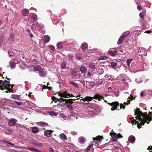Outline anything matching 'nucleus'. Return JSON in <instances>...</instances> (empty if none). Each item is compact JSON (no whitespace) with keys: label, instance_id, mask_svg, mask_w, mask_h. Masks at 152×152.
I'll return each mask as SVG.
<instances>
[{"label":"nucleus","instance_id":"obj_14","mask_svg":"<svg viewBox=\"0 0 152 152\" xmlns=\"http://www.w3.org/2000/svg\"><path fill=\"white\" fill-rule=\"evenodd\" d=\"M102 138L100 136H97L96 138H93V140L95 143L97 144L101 141Z\"/></svg>","mask_w":152,"mask_h":152},{"label":"nucleus","instance_id":"obj_45","mask_svg":"<svg viewBox=\"0 0 152 152\" xmlns=\"http://www.w3.org/2000/svg\"><path fill=\"white\" fill-rule=\"evenodd\" d=\"M119 92L118 91L113 92V96H115L116 97H118L119 96Z\"/></svg>","mask_w":152,"mask_h":152},{"label":"nucleus","instance_id":"obj_6","mask_svg":"<svg viewBox=\"0 0 152 152\" xmlns=\"http://www.w3.org/2000/svg\"><path fill=\"white\" fill-rule=\"evenodd\" d=\"M130 34V32L129 31H126L123 33L118 39L117 44L120 45L124 40L125 37L128 36Z\"/></svg>","mask_w":152,"mask_h":152},{"label":"nucleus","instance_id":"obj_9","mask_svg":"<svg viewBox=\"0 0 152 152\" xmlns=\"http://www.w3.org/2000/svg\"><path fill=\"white\" fill-rule=\"evenodd\" d=\"M116 144L114 143L113 145V148L115 151H117V150H119L121 151H122V149L120 143L116 142Z\"/></svg>","mask_w":152,"mask_h":152},{"label":"nucleus","instance_id":"obj_55","mask_svg":"<svg viewBox=\"0 0 152 152\" xmlns=\"http://www.w3.org/2000/svg\"><path fill=\"white\" fill-rule=\"evenodd\" d=\"M67 107L70 110H72V105L70 104L67 103Z\"/></svg>","mask_w":152,"mask_h":152},{"label":"nucleus","instance_id":"obj_41","mask_svg":"<svg viewBox=\"0 0 152 152\" xmlns=\"http://www.w3.org/2000/svg\"><path fill=\"white\" fill-rule=\"evenodd\" d=\"M99 69H98V70H99V71H97V73H98L100 75H101L104 72V70L102 68L100 69L99 68Z\"/></svg>","mask_w":152,"mask_h":152},{"label":"nucleus","instance_id":"obj_25","mask_svg":"<svg viewBox=\"0 0 152 152\" xmlns=\"http://www.w3.org/2000/svg\"><path fill=\"white\" fill-rule=\"evenodd\" d=\"M37 124L39 126H48V123L44 122H39L37 123Z\"/></svg>","mask_w":152,"mask_h":152},{"label":"nucleus","instance_id":"obj_1","mask_svg":"<svg viewBox=\"0 0 152 152\" xmlns=\"http://www.w3.org/2000/svg\"><path fill=\"white\" fill-rule=\"evenodd\" d=\"M135 115H137L135 117L136 120L138 119L139 121H136V120L134 119L132 117L129 116L127 118L128 122L133 124L134 123L137 124V127L138 128H141V125L144 124L145 122L147 124L152 120V118L148 116L147 114L143 113L140 111V109L137 108L136 110L134 111Z\"/></svg>","mask_w":152,"mask_h":152},{"label":"nucleus","instance_id":"obj_4","mask_svg":"<svg viewBox=\"0 0 152 152\" xmlns=\"http://www.w3.org/2000/svg\"><path fill=\"white\" fill-rule=\"evenodd\" d=\"M117 79L118 80H120L126 83L131 81V79L126 74H125L119 75L118 76Z\"/></svg>","mask_w":152,"mask_h":152},{"label":"nucleus","instance_id":"obj_18","mask_svg":"<svg viewBox=\"0 0 152 152\" xmlns=\"http://www.w3.org/2000/svg\"><path fill=\"white\" fill-rule=\"evenodd\" d=\"M16 63L15 62V61L13 60H12L10 62V66L11 69L14 68L15 67Z\"/></svg>","mask_w":152,"mask_h":152},{"label":"nucleus","instance_id":"obj_19","mask_svg":"<svg viewBox=\"0 0 152 152\" xmlns=\"http://www.w3.org/2000/svg\"><path fill=\"white\" fill-rule=\"evenodd\" d=\"M114 77L113 75H106L104 76V79L105 80H109L114 79Z\"/></svg>","mask_w":152,"mask_h":152},{"label":"nucleus","instance_id":"obj_15","mask_svg":"<svg viewBox=\"0 0 152 152\" xmlns=\"http://www.w3.org/2000/svg\"><path fill=\"white\" fill-rule=\"evenodd\" d=\"M80 70L81 73L85 74L86 72L87 69L84 66H81L80 68ZM84 77L85 76V75H84Z\"/></svg>","mask_w":152,"mask_h":152},{"label":"nucleus","instance_id":"obj_30","mask_svg":"<svg viewBox=\"0 0 152 152\" xmlns=\"http://www.w3.org/2000/svg\"><path fill=\"white\" fill-rule=\"evenodd\" d=\"M59 118L62 120H64L66 119V116L63 113L60 114L59 116Z\"/></svg>","mask_w":152,"mask_h":152},{"label":"nucleus","instance_id":"obj_13","mask_svg":"<svg viewBox=\"0 0 152 152\" xmlns=\"http://www.w3.org/2000/svg\"><path fill=\"white\" fill-rule=\"evenodd\" d=\"M122 137V135L120 134H117L115 133L111 136V139L112 141H116L118 138H121Z\"/></svg>","mask_w":152,"mask_h":152},{"label":"nucleus","instance_id":"obj_33","mask_svg":"<svg viewBox=\"0 0 152 152\" xmlns=\"http://www.w3.org/2000/svg\"><path fill=\"white\" fill-rule=\"evenodd\" d=\"M49 114L51 116H56L58 114L53 111H49Z\"/></svg>","mask_w":152,"mask_h":152},{"label":"nucleus","instance_id":"obj_51","mask_svg":"<svg viewBox=\"0 0 152 152\" xmlns=\"http://www.w3.org/2000/svg\"><path fill=\"white\" fill-rule=\"evenodd\" d=\"M48 47L53 51L55 50V48L53 45H49Z\"/></svg>","mask_w":152,"mask_h":152},{"label":"nucleus","instance_id":"obj_17","mask_svg":"<svg viewBox=\"0 0 152 152\" xmlns=\"http://www.w3.org/2000/svg\"><path fill=\"white\" fill-rule=\"evenodd\" d=\"M50 38L48 35L45 36L43 38V41L45 43L48 42L50 40Z\"/></svg>","mask_w":152,"mask_h":152},{"label":"nucleus","instance_id":"obj_44","mask_svg":"<svg viewBox=\"0 0 152 152\" xmlns=\"http://www.w3.org/2000/svg\"><path fill=\"white\" fill-rule=\"evenodd\" d=\"M6 100L4 99H3L1 101L0 104L1 105L4 106L6 104Z\"/></svg>","mask_w":152,"mask_h":152},{"label":"nucleus","instance_id":"obj_61","mask_svg":"<svg viewBox=\"0 0 152 152\" xmlns=\"http://www.w3.org/2000/svg\"><path fill=\"white\" fill-rule=\"evenodd\" d=\"M137 9L139 10L140 11L142 9V7L141 6H139V5H138V6H137Z\"/></svg>","mask_w":152,"mask_h":152},{"label":"nucleus","instance_id":"obj_39","mask_svg":"<svg viewBox=\"0 0 152 152\" xmlns=\"http://www.w3.org/2000/svg\"><path fill=\"white\" fill-rule=\"evenodd\" d=\"M31 18L34 21H35L37 19V15L35 14H32L31 15Z\"/></svg>","mask_w":152,"mask_h":152},{"label":"nucleus","instance_id":"obj_40","mask_svg":"<svg viewBox=\"0 0 152 152\" xmlns=\"http://www.w3.org/2000/svg\"><path fill=\"white\" fill-rule=\"evenodd\" d=\"M107 59V57L105 56H100L98 58L99 60H106Z\"/></svg>","mask_w":152,"mask_h":152},{"label":"nucleus","instance_id":"obj_50","mask_svg":"<svg viewBox=\"0 0 152 152\" xmlns=\"http://www.w3.org/2000/svg\"><path fill=\"white\" fill-rule=\"evenodd\" d=\"M70 84H71V85L73 86L76 88L78 87V86L77 85V84L74 82H71L70 83Z\"/></svg>","mask_w":152,"mask_h":152},{"label":"nucleus","instance_id":"obj_24","mask_svg":"<svg viewBox=\"0 0 152 152\" xmlns=\"http://www.w3.org/2000/svg\"><path fill=\"white\" fill-rule=\"evenodd\" d=\"M130 103V100H128V101H127V102H124V103H123V104H121L120 105V107L121 109L122 108H123L124 109L125 108V105H123V104H125V105H128V104Z\"/></svg>","mask_w":152,"mask_h":152},{"label":"nucleus","instance_id":"obj_53","mask_svg":"<svg viewBox=\"0 0 152 152\" xmlns=\"http://www.w3.org/2000/svg\"><path fill=\"white\" fill-rule=\"evenodd\" d=\"M132 59H128L127 61V64L128 65L129 67H130V65L131 62L132 61Z\"/></svg>","mask_w":152,"mask_h":152},{"label":"nucleus","instance_id":"obj_43","mask_svg":"<svg viewBox=\"0 0 152 152\" xmlns=\"http://www.w3.org/2000/svg\"><path fill=\"white\" fill-rule=\"evenodd\" d=\"M2 142H5L6 143H7V144H8L9 145H10L12 146H14V144H13V143H12V142L9 141H7V140H2L1 141Z\"/></svg>","mask_w":152,"mask_h":152},{"label":"nucleus","instance_id":"obj_12","mask_svg":"<svg viewBox=\"0 0 152 152\" xmlns=\"http://www.w3.org/2000/svg\"><path fill=\"white\" fill-rule=\"evenodd\" d=\"M17 121V120L14 118H11L8 122V125L10 126H12L15 125L16 122Z\"/></svg>","mask_w":152,"mask_h":152},{"label":"nucleus","instance_id":"obj_21","mask_svg":"<svg viewBox=\"0 0 152 152\" xmlns=\"http://www.w3.org/2000/svg\"><path fill=\"white\" fill-rule=\"evenodd\" d=\"M36 26L35 27L38 30H39L43 28V26L42 24H39L37 22L36 23Z\"/></svg>","mask_w":152,"mask_h":152},{"label":"nucleus","instance_id":"obj_52","mask_svg":"<svg viewBox=\"0 0 152 152\" xmlns=\"http://www.w3.org/2000/svg\"><path fill=\"white\" fill-rule=\"evenodd\" d=\"M15 35L14 34H11L10 37V39L12 41H14V40Z\"/></svg>","mask_w":152,"mask_h":152},{"label":"nucleus","instance_id":"obj_59","mask_svg":"<svg viewBox=\"0 0 152 152\" xmlns=\"http://www.w3.org/2000/svg\"><path fill=\"white\" fill-rule=\"evenodd\" d=\"M4 38L2 36L0 37V45L2 43V41L3 40Z\"/></svg>","mask_w":152,"mask_h":152},{"label":"nucleus","instance_id":"obj_36","mask_svg":"<svg viewBox=\"0 0 152 152\" xmlns=\"http://www.w3.org/2000/svg\"><path fill=\"white\" fill-rule=\"evenodd\" d=\"M32 131L34 133H36L39 131L38 128L35 127H33L31 129Z\"/></svg>","mask_w":152,"mask_h":152},{"label":"nucleus","instance_id":"obj_42","mask_svg":"<svg viewBox=\"0 0 152 152\" xmlns=\"http://www.w3.org/2000/svg\"><path fill=\"white\" fill-rule=\"evenodd\" d=\"M117 65V63L114 62H112L111 63V66L113 68H115Z\"/></svg>","mask_w":152,"mask_h":152},{"label":"nucleus","instance_id":"obj_8","mask_svg":"<svg viewBox=\"0 0 152 152\" xmlns=\"http://www.w3.org/2000/svg\"><path fill=\"white\" fill-rule=\"evenodd\" d=\"M137 53L139 55L145 56L147 54V51L144 48H140L138 49Z\"/></svg>","mask_w":152,"mask_h":152},{"label":"nucleus","instance_id":"obj_58","mask_svg":"<svg viewBox=\"0 0 152 152\" xmlns=\"http://www.w3.org/2000/svg\"><path fill=\"white\" fill-rule=\"evenodd\" d=\"M71 133L73 135H75L77 134V132L75 131H72Z\"/></svg>","mask_w":152,"mask_h":152},{"label":"nucleus","instance_id":"obj_37","mask_svg":"<svg viewBox=\"0 0 152 152\" xmlns=\"http://www.w3.org/2000/svg\"><path fill=\"white\" fill-rule=\"evenodd\" d=\"M29 150L33 152H40L39 150L34 148H30Z\"/></svg>","mask_w":152,"mask_h":152},{"label":"nucleus","instance_id":"obj_20","mask_svg":"<svg viewBox=\"0 0 152 152\" xmlns=\"http://www.w3.org/2000/svg\"><path fill=\"white\" fill-rule=\"evenodd\" d=\"M45 135L47 137H50L51 135L52 131L50 130H46L44 132Z\"/></svg>","mask_w":152,"mask_h":152},{"label":"nucleus","instance_id":"obj_34","mask_svg":"<svg viewBox=\"0 0 152 152\" xmlns=\"http://www.w3.org/2000/svg\"><path fill=\"white\" fill-rule=\"evenodd\" d=\"M64 101H63V102L65 101V103H63V104H64L65 103H69V104L72 103H73V102L70 99H64Z\"/></svg>","mask_w":152,"mask_h":152},{"label":"nucleus","instance_id":"obj_54","mask_svg":"<svg viewBox=\"0 0 152 152\" xmlns=\"http://www.w3.org/2000/svg\"><path fill=\"white\" fill-rule=\"evenodd\" d=\"M135 81L137 83H139L142 82V80L140 78H137L135 79Z\"/></svg>","mask_w":152,"mask_h":152},{"label":"nucleus","instance_id":"obj_47","mask_svg":"<svg viewBox=\"0 0 152 152\" xmlns=\"http://www.w3.org/2000/svg\"><path fill=\"white\" fill-rule=\"evenodd\" d=\"M13 60L15 61V62L16 64H18L21 61V60L20 58H17L15 59H13Z\"/></svg>","mask_w":152,"mask_h":152},{"label":"nucleus","instance_id":"obj_11","mask_svg":"<svg viewBox=\"0 0 152 152\" xmlns=\"http://www.w3.org/2000/svg\"><path fill=\"white\" fill-rule=\"evenodd\" d=\"M71 75L72 76V77L74 78L79 79L80 77V75L77 74V71L75 69L72 70Z\"/></svg>","mask_w":152,"mask_h":152},{"label":"nucleus","instance_id":"obj_22","mask_svg":"<svg viewBox=\"0 0 152 152\" xmlns=\"http://www.w3.org/2000/svg\"><path fill=\"white\" fill-rule=\"evenodd\" d=\"M129 141L132 143H134L135 140V138L134 136H130L128 138Z\"/></svg>","mask_w":152,"mask_h":152},{"label":"nucleus","instance_id":"obj_2","mask_svg":"<svg viewBox=\"0 0 152 152\" xmlns=\"http://www.w3.org/2000/svg\"><path fill=\"white\" fill-rule=\"evenodd\" d=\"M58 95L60 96L61 98H60L59 99H58L54 96H53L52 97V100L55 102H57V101L61 103V102L64 101V99L62 98V97L66 98H69V97H72L73 96L72 94H70L69 93H67L66 92H65L62 93H58Z\"/></svg>","mask_w":152,"mask_h":152},{"label":"nucleus","instance_id":"obj_27","mask_svg":"<svg viewBox=\"0 0 152 152\" xmlns=\"http://www.w3.org/2000/svg\"><path fill=\"white\" fill-rule=\"evenodd\" d=\"M60 138L63 141L66 140L67 137L66 135L64 133L61 134L59 136Z\"/></svg>","mask_w":152,"mask_h":152},{"label":"nucleus","instance_id":"obj_63","mask_svg":"<svg viewBox=\"0 0 152 152\" xmlns=\"http://www.w3.org/2000/svg\"><path fill=\"white\" fill-rule=\"evenodd\" d=\"M28 35L31 38L33 37V34L31 33H30L29 34H28Z\"/></svg>","mask_w":152,"mask_h":152},{"label":"nucleus","instance_id":"obj_28","mask_svg":"<svg viewBox=\"0 0 152 152\" xmlns=\"http://www.w3.org/2000/svg\"><path fill=\"white\" fill-rule=\"evenodd\" d=\"M23 15L24 16H26L29 12V10L27 9H24L22 11Z\"/></svg>","mask_w":152,"mask_h":152},{"label":"nucleus","instance_id":"obj_23","mask_svg":"<svg viewBox=\"0 0 152 152\" xmlns=\"http://www.w3.org/2000/svg\"><path fill=\"white\" fill-rule=\"evenodd\" d=\"M88 67L94 70H95L97 69V66L90 63L88 64Z\"/></svg>","mask_w":152,"mask_h":152},{"label":"nucleus","instance_id":"obj_31","mask_svg":"<svg viewBox=\"0 0 152 152\" xmlns=\"http://www.w3.org/2000/svg\"><path fill=\"white\" fill-rule=\"evenodd\" d=\"M82 50L84 51L88 47V45L85 43H83L81 46Z\"/></svg>","mask_w":152,"mask_h":152},{"label":"nucleus","instance_id":"obj_62","mask_svg":"<svg viewBox=\"0 0 152 152\" xmlns=\"http://www.w3.org/2000/svg\"><path fill=\"white\" fill-rule=\"evenodd\" d=\"M73 56L70 55H69V60H72V57Z\"/></svg>","mask_w":152,"mask_h":152},{"label":"nucleus","instance_id":"obj_57","mask_svg":"<svg viewBox=\"0 0 152 152\" xmlns=\"http://www.w3.org/2000/svg\"><path fill=\"white\" fill-rule=\"evenodd\" d=\"M139 15L141 18H143L144 16V15L143 12H141L140 13Z\"/></svg>","mask_w":152,"mask_h":152},{"label":"nucleus","instance_id":"obj_56","mask_svg":"<svg viewBox=\"0 0 152 152\" xmlns=\"http://www.w3.org/2000/svg\"><path fill=\"white\" fill-rule=\"evenodd\" d=\"M14 102L15 103V104L18 105H22L23 104V103L21 102H18L17 101H14Z\"/></svg>","mask_w":152,"mask_h":152},{"label":"nucleus","instance_id":"obj_35","mask_svg":"<svg viewBox=\"0 0 152 152\" xmlns=\"http://www.w3.org/2000/svg\"><path fill=\"white\" fill-rule=\"evenodd\" d=\"M42 68L39 65H37L34 67V70L35 71H40L41 70Z\"/></svg>","mask_w":152,"mask_h":152},{"label":"nucleus","instance_id":"obj_49","mask_svg":"<svg viewBox=\"0 0 152 152\" xmlns=\"http://www.w3.org/2000/svg\"><path fill=\"white\" fill-rule=\"evenodd\" d=\"M142 66L144 69L145 70H147L148 67V65L147 64H143Z\"/></svg>","mask_w":152,"mask_h":152},{"label":"nucleus","instance_id":"obj_26","mask_svg":"<svg viewBox=\"0 0 152 152\" xmlns=\"http://www.w3.org/2000/svg\"><path fill=\"white\" fill-rule=\"evenodd\" d=\"M78 140L80 143H83L85 142V138L83 137H80L78 138Z\"/></svg>","mask_w":152,"mask_h":152},{"label":"nucleus","instance_id":"obj_64","mask_svg":"<svg viewBox=\"0 0 152 152\" xmlns=\"http://www.w3.org/2000/svg\"><path fill=\"white\" fill-rule=\"evenodd\" d=\"M87 75L88 76H91L92 74L90 72H88L87 73Z\"/></svg>","mask_w":152,"mask_h":152},{"label":"nucleus","instance_id":"obj_60","mask_svg":"<svg viewBox=\"0 0 152 152\" xmlns=\"http://www.w3.org/2000/svg\"><path fill=\"white\" fill-rule=\"evenodd\" d=\"M93 144H91L87 148V150H89L90 148L93 146Z\"/></svg>","mask_w":152,"mask_h":152},{"label":"nucleus","instance_id":"obj_29","mask_svg":"<svg viewBox=\"0 0 152 152\" xmlns=\"http://www.w3.org/2000/svg\"><path fill=\"white\" fill-rule=\"evenodd\" d=\"M63 43L62 42H58L56 45L57 48L58 49H60L63 48Z\"/></svg>","mask_w":152,"mask_h":152},{"label":"nucleus","instance_id":"obj_48","mask_svg":"<svg viewBox=\"0 0 152 152\" xmlns=\"http://www.w3.org/2000/svg\"><path fill=\"white\" fill-rule=\"evenodd\" d=\"M109 53L112 56H114L115 55V52L113 50H110L108 51Z\"/></svg>","mask_w":152,"mask_h":152},{"label":"nucleus","instance_id":"obj_46","mask_svg":"<svg viewBox=\"0 0 152 152\" xmlns=\"http://www.w3.org/2000/svg\"><path fill=\"white\" fill-rule=\"evenodd\" d=\"M35 145L39 147H42L43 146V144L41 142L36 143Z\"/></svg>","mask_w":152,"mask_h":152},{"label":"nucleus","instance_id":"obj_38","mask_svg":"<svg viewBox=\"0 0 152 152\" xmlns=\"http://www.w3.org/2000/svg\"><path fill=\"white\" fill-rule=\"evenodd\" d=\"M11 98L15 99H18L19 98V96L17 95L12 94Z\"/></svg>","mask_w":152,"mask_h":152},{"label":"nucleus","instance_id":"obj_10","mask_svg":"<svg viewBox=\"0 0 152 152\" xmlns=\"http://www.w3.org/2000/svg\"><path fill=\"white\" fill-rule=\"evenodd\" d=\"M109 104L112 107L111 108L112 110H114L117 108V107L118 106L119 103L117 102H114L111 103H109Z\"/></svg>","mask_w":152,"mask_h":152},{"label":"nucleus","instance_id":"obj_3","mask_svg":"<svg viewBox=\"0 0 152 152\" xmlns=\"http://www.w3.org/2000/svg\"><path fill=\"white\" fill-rule=\"evenodd\" d=\"M0 89L1 90L6 89L7 90L5 92L7 93L11 91V86L9 81L5 80L2 81V80H0Z\"/></svg>","mask_w":152,"mask_h":152},{"label":"nucleus","instance_id":"obj_5","mask_svg":"<svg viewBox=\"0 0 152 152\" xmlns=\"http://www.w3.org/2000/svg\"><path fill=\"white\" fill-rule=\"evenodd\" d=\"M93 99H98L99 100H100L102 99H103V97L99 94H96L93 97L88 96H86L85 98L82 99V100L83 101H90L92 100Z\"/></svg>","mask_w":152,"mask_h":152},{"label":"nucleus","instance_id":"obj_7","mask_svg":"<svg viewBox=\"0 0 152 152\" xmlns=\"http://www.w3.org/2000/svg\"><path fill=\"white\" fill-rule=\"evenodd\" d=\"M126 51L124 47L122 46L117 48L115 53L120 54H123L126 53Z\"/></svg>","mask_w":152,"mask_h":152},{"label":"nucleus","instance_id":"obj_32","mask_svg":"<svg viewBox=\"0 0 152 152\" xmlns=\"http://www.w3.org/2000/svg\"><path fill=\"white\" fill-rule=\"evenodd\" d=\"M66 63L65 61H63L61 64V68L62 69H65L66 67Z\"/></svg>","mask_w":152,"mask_h":152},{"label":"nucleus","instance_id":"obj_16","mask_svg":"<svg viewBox=\"0 0 152 152\" xmlns=\"http://www.w3.org/2000/svg\"><path fill=\"white\" fill-rule=\"evenodd\" d=\"M39 76L41 77H44L47 74V72L44 70L40 71L39 72Z\"/></svg>","mask_w":152,"mask_h":152}]
</instances>
